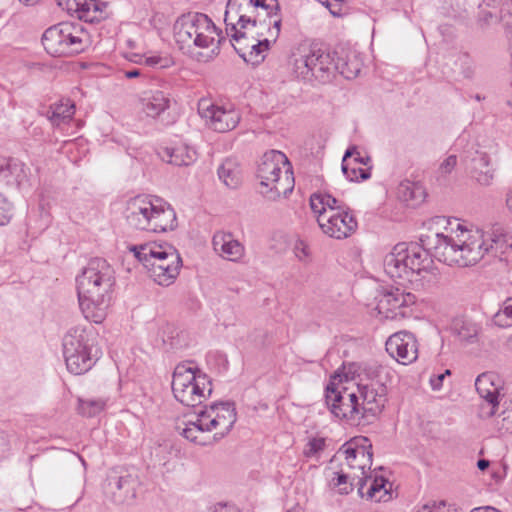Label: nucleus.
I'll use <instances>...</instances> for the list:
<instances>
[{
	"label": "nucleus",
	"instance_id": "1",
	"mask_svg": "<svg viewBox=\"0 0 512 512\" xmlns=\"http://www.w3.org/2000/svg\"><path fill=\"white\" fill-rule=\"evenodd\" d=\"M455 236L435 233L420 238L421 244L401 242L385 255L384 272L399 285L418 287L421 275L431 267L432 258L449 266L469 267L485 255L501 258L512 249V233L495 224L487 234L457 224Z\"/></svg>",
	"mask_w": 512,
	"mask_h": 512
},
{
	"label": "nucleus",
	"instance_id": "2",
	"mask_svg": "<svg viewBox=\"0 0 512 512\" xmlns=\"http://www.w3.org/2000/svg\"><path fill=\"white\" fill-rule=\"evenodd\" d=\"M116 284L113 267L103 258L91 259L76 277L80 310L86 320L102 323L108 314Z\"/></svg>",
	"mask_w": 512,
	"mask_h": 512
},
{
	"label": "nucleus",
	"instance_id": "3",
	"mask_svg": "<svg viewBox=\"0 0 512 512\" xmlns=\"http://www.w3.org/2000/svg\"><path fill=\"white\" fill-rule=\"evenodd\" d=\"M279 11L278 0H228L224 22L230 41L240 43L247 31L258 24L269 27V34L276 41L280 34L281 19L274 18Z\"/></svg>",
	"mask_w": 512,
	"mask_h": 512
},
{
	"label": "nucleus",
	"instance_id": "4",
	"mask_svg": "<svg viewBox=\"0 0 512 512\" xmlns=\"http://www.w3.org/2000/svg\"><path fill=\"white\" fill-rule=\"evenodd\" d=\"M124 217L136 230L160 233L177 227L176 212L163 199L152 195H138L126 203Z\"/></svg>",
	"mask_w": 512,
	"mask_h": 512
},
{
	"label": "nucleus",
	"instance_id": "5",
	"mask_svg": "<svg viewBox=\"0 0 512 512\" xmlns=\"http://www.w3.org/2000/svg\"><path fill=\"white\" fill-rule=\"evenodd\" d=\"M236 420L237 413L233 402L213 403L197 411L196 419L186 423L181 435L193 443L207 445L211 441L205 436L206 433L215 430L213 441H219L231 431Z\"/></svg>",
	"mask_w": 512,
	"mask_h": 512
},
{
	"label": "nucleus",
	"instance_id": "6",
	"mask_svg": "<svg viewBox=\"0 0 512 512\" xmlns=\"http://www.w3.org/2000/svg\"><path fill=\"white\" fill-rule=\"evenodd\" d=\"M310 207L321 231L330 238L346 239L358 228L357 219L350 208L328 193H313Z\"/></svg>",
	"mask_w": 512,
	"mask_h": 512
},
{
	"label": "nucleus",
	"instance_id": "7",
	"mask_svg": "<svg viewBox=\"0 0 512 512\" xmlns=\"http://www.w3.org/2000/svg\"><path fill=\"white\" fill-rule=\"evenodd\" d=\"M173 29L175 41L180 49L211 47V58L220 53V45L225 40L222 31L204 13L193 12L181 15Z\"/></svg>",
	"mask_w": 512,
	"mask_h": 512
},
{
	"label": "nucleus",
	"instance_id": "8",
	"mask_svg": "<svg viewBox=\"0 0 512 512\" xmlns=\"http://www.w3.org/2000/svg\"><path fill=\"white\" fill-rule=\"evenodd\" d=\"M130 250L158 285L169 286L179 275L182 259L174 246L168 243L149 242L134 245Z\"/></svg>",
	"mask_w": 512,
	"mask_h": 512
},
{
	"label": "nucleus",
	"instance_id": "9",
	"mask_svg": "<svg viewBox=\"0 0 512 512\" xmlns=\"http://www.w3.org/2000/svg\"><path fill=\"white\" fill-rule=\"evenodd\" d=\"M336 55L317 46L300 45L291 55L292 73L305 82L329 83L337 74Z\"/></svg>",
	"mask_w": 512,
	"mask_h": 512
},
{
	"label": "nucleus",
	"instance_id": "10",
	"mask_svg": "<svg viewBox=\"0 0 512 512\" xmlns=\"http://www.w3.org/2000/svg\"><path fill=\"white\" fill-rule=\"evenodd\" d=\"M62 345L67 370L74 375L91 370L100 357L95 330L91 326L71 327L65 333Z\"/></svg>",
	"mask_w": 512,
	"mask_h": 512
},
{
	"label": "nucleus",
	"instance_id": "11",
	"mask_svg": "<svg viewBox=\"0 0 512 512\" xmlns=\"http://www.w3.org/2000/svg\"><path fill=\"white\" fill-rule=\"evenodd\" d=\"M260 193L269 200H276L281 194L287 196L293 190V178L287 156L278 150L263 154L257 167Z\"/></svg>",
	"mask_w": 512,
	"mask_h": 512
},
{
	"label": "nucleus",
	"instance_id": "12",
	"mask_svg": "<svg viewBox=\"0 0 512 512\" xmlns=\"http://www.w3.org/2000/svg\"><path fill=\"white\" fill-rule=\"evenodd\" d=\"M42 44L54 57L79 54L90 45V35L80 22H62L44 32Z\"/></svg>",
	"mask_w": 512,
	"mask_h": 512
},
{
	"label": "nucleus",
	"instance_id": "13",
	"mask_svg": "<svg viewBox=\"0 0 512 512\" xmlns=\"http://www.w3.org/2000/svg\"><path fill=\"white\" fill-rule=\"evenodd\" d=\"M325 401L331 413L339 419L355 421L362 418L356 392H349L346 388L341 390L331 382L325 389Z\"/></svg>",
	"mask_w": 512,
	"mask_h": 512
},
{
	"label": "nucleus",
	"instance_id": "14",
	"mask_svg": "<svg viewBox=\"0 0 512 512\" xmlns=\"http://www.w3.org/2000/svg\"><path fill=\"white\" fill-rule=\"evenodd\" d=\"M416 296L399 287L386 289L379 297L377 309L379 314L390 320H401L412 313L411 306Z\"/></svg>",
	"mask_w": 512,
	"mask_h": 512
},
{
	"label": "nucleus",
	"instance_id": "15",
	"mask_svg": "<svg viewBox=\"0 0 512 512\" xmlns=\"http://www.w3.org/2000/svg\"><path fill=\"white\" fill-rule=\"evenodd\" d=\"M140 486L136 474L127 471L110 474L104 487L106 496L115 504H132Z\"/></svg>",
	"mask_w": 512,
	"mask_h": 512
},
{
	"label": "nucleus",
	"instance_id": "16",
	"mask_svg": "<svg viewBox=\"0 0 512 512\" xmlns=\"http://www.w3.org/2000/svg\"><path fill=\"white\" fill-rule=\"evenodd\" d=\"M338 454L344 455L348 467L359 470L362 476L371 468L372 444L366 437L352 438L340 447Z\"/></svg>",
	"mask_w": 512,
	"mask_h": 512
},
{
	"label": "nucleus",
	"instance_id": "17",
	"mask_svg": "<svg viewBox=\"0 0 512 512\" xmlns=\"http://www.w3.org/2000/svg\"><path fill=\"white\" fill-rule=\"evenodd\" d=\"M357 395L360 401V409L362 418L367 420L378 416L385 407L387 402L386 385L375 384H358Z\"/></svg>",
	"mask_w": 512,
	"mask_h": 512
},
{
	"label": "nucleus",
	"instance_id": "18",
	"mask_svg": "<svg viewBox=\"0 0 512 512\" xmlns=\"http://www.w3.org/2000/svg\"><path fill=\"white\" fill-rule=\"evenodd\" d=\"M463 161L469 171L470 177L481 186H490L493 183L495 167L491 156L482 150H467Z\"/></svg>",
	"mask_w": 512,
	"mask_h": 512
},
{
	"label": "nucleus",
	"instance_id": "19",
	"mask_svg": "<svg viewBox=\"0 0 512 512\" xmlns=\"http://www.w3.org/2000/svg\"><path fill=\"white\" fill-rule=\"evenodd\" d=\"M386 351L401 364H409L417 359V341L415 336L406 331L391 335L386 341Z\"/></svg>",
	"mask_w": 512,
	"mask_h": 512
},
{
	"label": "nucleus",
	"instance_id": "20",
	"mask_svg": "<svg viewBox=\"0 0 512 512\" xmlns=\"http://www.w3.org/2000/svg\"><path fill=\"white\" fill-rule=\"evenodd\" d=\"M203 117L210 128L220 133L234 129L240 121L239 112L231 105L212 104L204 109Z\"/></svg>",
	"mask_w": 512,
	"mask_h": 512
},
{
	"label": "nucleus",
	"instance_id": "21",
	"mask_svg": "<svg viewBox=\"0 0 512 512\" xmlns=\"http://www.w3.org/2000/svg\"><path fill=\"white\" fill-rule=\"evenodd\" d=\"M172 391L178 402L185 406L195 407L210 397L213 388L209 377L202 372H198V381L196 383L185 386L181 391L178 389Z\"/></svg>",
	"mask_w": 512,
	"mask_h": 512
},
{
	"label": "nucleus",
	"instance_id": "22",
	"mask_svg": "<svg viewBox=\"0 0 512 512\" xmlns=\"http://www.w3.org/2000/svg\"><path fill=\"white\" fill-rule=\"evenodd\" d=\"M213 249L222 259L239 263L245 256V246L231 232L217 231L212 238Z\"/></svg>",
	"mask_w": 512,
	"mask_h": 512
},
{
	"label": "nucleus",
	"instance_id": "23",
	"mask_svg": "<svg viewBox=\"0 0 512 512\" xmlns=\"http://www.w3.org/2000/svg\"><path fill=\"white\" fill-rule=\"evenodd\" d=\"M358 493L363 498L375 502H386L391 499L392 484L383 476H367L358 478Z\"/></svg>",
	"mask_w": 512,
	"mask_h": 512
},
{
	"label": "nucleus",
	"instance_id": "24",
	"mask_svg": "<svg viewBox=\"0 0 512 512\" xmlns=\"http://www.w3.org/2000/svg\"><path fill=\"white\" fill-rule=\"evenodd\" d=\"M475 387L480 397L491 405L488 414L490 416L494 415L499 405V391L501 389L499 376L492 372L482 373L476 378Z\"/></svg>",
	"mask_w": 512,
	"mask_h": 512
},
{
	"label": "nucleus",
	"instance_id": "25",
	"mask_svg": "<svg viewBox=\"0 0 512 512\" xmlns=\"http://www.w3.org/2000/svg\"><path fill=\"white\" fill-rule=\"evenodd\" d=\"M158 155L163 161L175 166H189L197 159L195 148L184 142L161 147Z\"/></svg>",
	"mask_w": 512,
	"mask_h": 512
},
{
	"label": "nucleus",
	"instance_id": "26",
	"mask_svg": "<svg viewBox=\"0 0 512 512\" xmlns=\"http://www.w3.org/2000/svg\"><path fill=\"white\" fill-rule=\"evenodd\" d=\"M449 331L459 342L473 344L477 341L480 326L467 316H456L450 322Z\"/></svg>",
	"mask_w": 512,
	"mask_h": 512
},
{
	"label": "nucleus",
	"instance_id": "27",
	"mask_svg": "<svg viewBox=\"0 0 512 512\" xmlns=\"http://www.w3.org/2000/svg\"><path fill=\"white\" fill-rule=\"evenodd\" d=\"M140 103L142 111L148 117L156 118L169 108L170 98L164 91L151 89L141 94Z\"/></svg>",
	"mask_w": 512,
	"mask_h": 512
},
{
	"label": "nucleus",
	"instance_id": "28",
	"mask_svg": "<svg viewBox=\"0 0 512 512\" xmlns=\"http://www.w3.org/2000/svg\"><path fill=\"white\" fill-rule=\"evenodd\" d=\"M27 177L26 167L16 158L0 157V180L8 185H20Z\"/></svg>",
	"mask_w": 512,
	"mask_h": 512
},
{
	"label": "nucleus",
	"instance_id": "29",
	"mask_svg": "<svg viewBox=\"0 0 512 512\" xmlns=\"http://www.w3.org/2000/svg\"><path fill=\"white\" fill-rule=\"evenodd\" d=\"M75 114V104L68 98H63L50 105L47 117L54 126L67 124Z\"/></svg>",
	"mask_w": 512,
	"mask_h": 512
},
{
	"label": "nucleus",
	"instance_id": "30",
	"mask_svg": "<svg viewBox=\"0 0 512 512\" xmlns=\"http://www.w3.org/2000/svg\"><path fill=\"white\" fill-rule=\"evenodd\" d=\"M271 40L265 38L258 40L257 43L251 44L248 51L241 46L232 43L236 53L247 63L257 65L265 58V52L269 50Z\"/></svg>",
	"mask_w": 512,
	"mask_h": 512
},
{
	"label": "nucleus",
	"instance_id": "31",
	"mask_svg": "<svg viewBox=\"0 0 512 512\" xmlns=\"http://www.w3.org/2000/svg\"><path fill=\"white\" fill-rule=\"evenodd\" d=\"M198 372H201L197 367L191 366L189 363L178 364L172 376V390H183L185 386L196 383L198 381Z\"/></svg>",
	"mask_w": 512,
	"mask_h": 512
},
{
	"label": "nucleus",
	"instance_id": "32",
	"mask_svg": "<svg viewBox=\"0 0 512 512\" xmlns=\"http://www.w3.org/2000/svg\"><path fill=\"white\" fill-rule=\"evenodd\" d=\"M218 177L228 188L235 189L242 182L241 169L235 159L227 158L218 168Z\"/></svg>",
	"mask_w": 512,
	"mask_h": 512
},
{
	"label": "nucleus",
	"instance_id": "33",
	"mask_svg": "<svg viewBox=\"0 0 512 512\" xmlns=\"http://www.w3.org/2000/svg\"><path fill=\"white\" fill-rule=\"evenodd\" d=\"M336 64L338 66L337 73L341 74L346 79L357 77L362 67L361 61L354 54L347 56L346 59L336 55Z\"/></svg>",
	"mask_w": 512,
	"mask_h": 512
},
{
	"label": "nucleus",
	"instance_id": "34",
	"mask_svg": "<svg viewBox=\"0 0 512 512\" xmlns=\"http://www.w3.org/2000/svg\"><path fill=\"white\" fill-rule=\"evenodd\" d=\"M388 375H389V371L385 367H383L379 364H376V363L367 364L363 368V377L364 378H362V381L366 380V382H362L361 384L379 383V384L386 385Z\"/></svg>",
	"mask_w": 512,
	"mask_h": 512
},
{
	"label": "nucleus",
	"instance_id": "35",
	"mask_svg": "<svg viewBox=\"0 0 512 512\" xmlns=\"http://www.w3.org/2000/svg\"><path fill=\"white\" fill-rule=\"evenodd\" d=\"M106 406V401L103 399H89V400H78V412L84 417H94L100 414Z\"/></svg>",
	"mask_w": 512,
	"mask_h": 512
},
{
	"label": "nucleus",
	"instance_id": "36",
	"mask_svg": "<svg viewBox=\"0 0 512 512\" xmlns=\"http://www.w3.org/2000/svg\"><path fill=\"white\" fill-rule=\"evenodd\" d=\"M341 166L344 176L351 182L367 180L371 176L369 168H361L359 165H356L352 162L343 161Z\"/></svg>",
	"mask_w": 512,
	"mask_h": 512
},
{
	"label": "nucleus",
	"instance_id": "37",
	"mask_svg": "<svg viewBox=\"0 0 512 512\" xmlns=\"http://www.w3.org/2000/svg\"><path fill=\"white\" fill-rule=\"evenodd\" d=\"M493 321L499 327L512 326V297L502 303L500 310L494 315Z\"/></svg>",
	"mask_w": 512,
	"mask_h": 512
},
{
	"label": "nucleus",
	"instance_id": "38",
	"mask_svg": "<svg viewBox=\"0 0 512 512\" xmlns=\"http://www.w3.org/2000/svg\"><path fill=\"white\" fill-rule=\"evenodd\" d=\"M326 441L324 438H312L308 441L304 449V455L307 458L316 457L321 451L325 449Z\"/></svg>",
	"mask_w": 512,
	"mask_h": 512
},
{
	"label": "nucleus",
	"instance_id": "39",
	"mask_svg": "<svg viewBox=\"0 0 512 512\" xmlns=\"http://www.w3.org/2000/svg\"><path fill=\"white\" fill-rule=\"evenodd\" d=\"M11 204L0 194V226L6 225L11 219Z\"/></svg>",
	"mask_w": 512,
	"mask_h": 512
},
{
	"label": "nucleus",
	"instance_id": "40",
	"mask_svg": "<svg viewBox=\"0 0 512 512\" xmlns=\"http://www.w3.org/2000/svg\"><path fill=\"white\" fill-rule=\"evenodd\" d=\"M456 164H457L456 155H449L440 164L439 169H438L439 175L443 176V177L449 175L456 167Z\"/></svg>",
	"mask_w": 512,
	"mask_h": 512
},
{
	"label": "nucleus",
	"instance_id": "41",
	"mask_svg": "<svg viewBox=\"0 0 512 512\" xmlns=\"http://www.w3.org/2000/svg\"><path fill=\"white\" fill-rule=\"evenodd\" d=\"M417 512H457L456 509H450L446 506L445 502H434L422 506Z\"/></svg>",
	"mask_w": 512,
	"mask_h": 512
},
{
	"label": "nucleus",
	"instance_id": "42",
	"mask_svg": "<svg viewBox=\"0 0 512 512\" xmlns=\"http://www.w3.org/2000/svg\"><path fill=\"white\" fill-rule=\"evenodd\" d=\"M462 73L465 77H469L472 73V60L467 53H462L458 56Z\"/></svg>",
	"mask_w": 512,
	"mask_h": 512
},
{
	"label": "nucleus",
	"instance_id": "43",
	"mask_svg": "<svg viewBox=\"0 0 512 512\" xmlns=\"http://www.w3.org/2000/svg\"><path fill=\"white\" fill-rule=\"evenodd\" d=\"M450 375H451V371L449 369H446L443 373H440L437 375H432L429 380L431 388L434 391L440 390L443 386L444 379L446 378V376H450Z\"/></svg>",
	"mask_w": 512,
	"mask_h": 512
},
{
	"label": "nucleus",
	"instance_id": "44",
	"mask_svg": "<svg viewBox=\"0 0 512 512\" xmlns=\"http://www.w3.org/2000/svg\"><path fill=\"white\" fill-rule=\"evenodd\" d=\"M348 476L344 473H336V477L333 478L335 486L347 485ZM352 490L351 487L345 486L340 489L341 494H348Z\"/></svg>",
	"mask_w": 512,
	"mask_h": 512
},
{
	"label": "nucleus",
	"instance_id": "45",
	"mask_svg": "<svg viewBox=\"0 0 512 512\" xmlns=\"http://www.w3.org/2000/svg\"><path fill=\"white\" fill-rule=\"evenodd\" d=\"M319 3L329 9L331 14L339 15L340 5L344 0H317Z\"/></svg>",
	"mask_w": 512,
	"mask_h": 512
},
{
	"label": "nucleus",
	"instance_id": "46",
	"mask_svg": "<svg viewBox=\"0 0 512 512\" xmlns=\"http://www.w3.org/2000/svg\"><path fill=\"white\" fill-rule=\"evenodd\" d=\"M163 59L160 56H150L145 59L146 65L150 67H165L166 64L162 63Z\"/></svg>",
	"mask_w": 512,
	"mask_h": 512
},
{
	"label": "nucleus",
	"instance_id": "47",
	"mask_svg": "<svg viewBox=\"0 0 512 512\" xmlns=\"http://www.w3.org/2000/svg\"><path fill=\"white\" fill-rule=\"evenodd\" d=\"M351 162L356 165L368 166L369 163L371 162V158L369 156H362L360 152L357 151L354 159Z\"/></svg>",
	"mask_w": 512,
	"mask_h": 512
},
{
	"label": "nucleus",
	"instance_id": "48",
	"mask_svg": "<svg viewBox=\"0 0 512 512\" xmlns=\"http://www.w3.org/2000/svg\"><path fill=\"white\" fill-rule=\"evenodd\" d=\"M213 512H238V511L234 506L223 504V503H217L213 508Z\"/></svg>",
	"mask_w": 512,
	"mask_h": 512
},
{
	"label": "nucleus",
	"instance_id": "49",
	"mask_svg": "<svg viewBox=\"0 0 512 512\" xmlns=\"http://www.w3.org/2000/svg\"><path fill=\"white\" fill-rule=\"evenodd\" d=\"M76 5V10L82 11V12H88L91 10V6H94L96 9V5L94 3H87V2H77L76 0H73Z\"/></svg>",
	"mask_w": 512,
	"mask_h": 512
},
{
	"label": "nucleus",
	"instance_id": "50",
	"mask_svg": "<svg viewBox=\"0 0 512 512\" xmlns=\"http://www.w3.org/2000/svg\"><path fill=\"white\" fill-rule=\"evenodd\" d=\"M123 74L127 79H133L141 75V70L139 68H132L130 70L123 71Z\"/></svg>",
	"mask_w": 512,
	"mask_h": 512
},
{
	"label": "nucleus",
	"instance_id": "51",
	"mask_svg": "<svg viewBox=\"0 0 512 512\" xmlns=\"http://www.w3.org/2000/svg\"><path fill=\"white\" fill-rule=\"evenodd\" d=\"M357 151H358V149H357V147H356V146H351V147H349V148L345 151V153H344V156H343V158H342V162H343V161L348 162V161H347V159H348V158H352V157L354 158V157H355V155H356V153H357Z\"/></svg>",
	"mask_w": 512,
	"mask_h": 512
},
{
	"label": "nucleus",
	"instance_id": "52",
	"mask_svg": "<svg viewBox=\"0 0 512 512\" xmlns=\"http://www.w3.org/2000/svg\"><path fill=\"white\" fill-rule=\"evenodd\" d=\"M506 207L512 214V188H510L506 193Z\"/></svg>",
	"mask_w": 512,
	"mask_h": 512
},
{
	"label": "nucleus",
	"instance_id": "53",
	"mask_svg": "<svg viewBox=\"0 0 512 512\" xmlns=\"http://www.w3.org/2000/svg\"><path fill=\"white\" fill-rule=\"evenodd\" d=\"M490 465V461L487 459H479L477 461V467L479 470L484 471L486 470Z\"/></svg>",
	"mask_w": 512,
	"mask_h": 512
},
{
	"label": "nucleus",
	"instance_id": "54",
	"mask_svg": "<svg viewBox=\"0 0 512 512\" xmlns=\"http://www.w3.org/2000/svg\"><path fill=\"white\" fill-rule=\"evenodd\" d=\"M471 512H501L493 507H478L474 508Z\"/></svg>",
	"mask_w": 512,
	"mask_h": 512
},
{
	"label": "nucleus",
	"instance_id": "55",
	"mask_svg": "<svg viewBox=\"0 0 512 512\" xmlns=\"http://www.w3.org/2000/svg\"><path fill=\"white\" fill-rule=\"evenodd\" d=\"M507 346L509 349L512 350V335L509 336L508 340H507Z\"/></svg>",
	"mask_w": 512,
	"mask_h": 512
},
{
	"label": "nucleus",
	"instance_id": "56",
	"mask_svg": "<svg viewBox=\"0 0 512 512\" xmlns=\"http://www.w3.org/2000/svg\"><path fill=\"white\" fill-rule=\"evenodd\" d=\"M507 4L512 6V0H507Z\"/></svg>",
	"mask_w": 512,
	"mask_h": 512
},
{
	"label": "nucleus",
	"instance_id": "57",
	"mask_svg": "<svg viewBox=\"0 0 512 512\" xmlns=\"http://www.w3.org/2000/svg\"><path fill=\"white\" fill-rule=\"evenodd\" d=\"M402 188L409 189L408 185H401Z\"/></svg>",
	"mask_w": 512,
	"mask_h": 512
},
{
	"label": "nucleus",
	"instance_id": "58",
	"mask_svg": "<svg viewBox=\"0 0 512 512\" xmlns=\"http://www.w3.org/2000/svg\"><path fill=\"white\" fill-rule=\"evenodd\" d=\"M476 99H477L478 101H480V100H481L480 95H476Z\"/></svg>",
	"mask_w": 512,
	"mask_h": 512
},
{
	"label": "nucleus",
	"instance_id": "59",
	"mask_svg": "<svg viewBox=\"0 0 512 512\" xmlns=\"http://www.w3.org/2000/svg\"><path fill=\"white\" fill-rule=\"evenodd\" d=\"M57 2H58V5H60V6L62 5L61 0H57Z\"/></svg>",
	"mask_w": 512,
	"mask_h": 512
}]
</instances>
